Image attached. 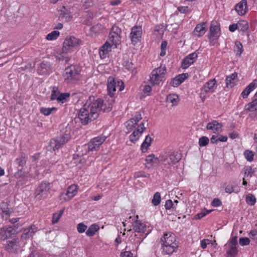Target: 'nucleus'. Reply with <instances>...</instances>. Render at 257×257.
I'll list each match as a JSON object with an SVG mask.
<instances>
[{
    "label": "nucleus",
    "mask_w": 257,
    "mask_h": 257,
    "mask_svg": "<svg viewBox=\"0 0 257 257\" xmlns=\"http://www.w3.org/2000/svg\"><path fill=\"white\" fill-rule=\"evenodd\" d=\"M101 104L102 100L98 99L92 103L91 97H90L89 100L80 109L78 113V118L82 124L86 125L98 117Z\"/></svg>",
    "instance_id": "obj_1"
},
{
    "label": "nucleus",
    "mask_w": 257,
    "mask_h": 257,
    "mask_svg": "<svg viewBox=\"0 0 257 257\" xmlns=\"http://www.w3.org/2000/svg\"><path fill=\"white\" fill-rule=\"evenodd\" d=\"M63 76L67 83H74L80 78V69L77 65H71L65 69Z\"/></svg>",
    "instance_id": "obj_2"
},
{
    "label": "nucleus",
    "mask_w": 257,
    "mask_h": 257,
    "mask_svg": "<svg viewBox=\"0 0 257 257\" xmlns=\"http://www.w3.org/2000/svg\"><path fill=\"white\" fill-rule=\"evenodd\" d=\"M166 72L165 66L160 67L153 70L150 76V81L154 85H158L163 81L164 75Z\"/></svg>",
    "instance_id": "obj_3"
},
{
    "label": "nucleus",
    "mask_w": 257,
    "mask_h": 257,
    "mask_svg": "<svg viewBox=\"0 0 257 257\" xmlns=\"http://www.w3.org/2000/svg\"><path fill=\"white\" fill-rule=\"evenodd\" d=\"M237 237L236 236L232 237L224 245L226 257H235L236 256L238 252L236 247L237 245Z\"/></svg>",
    "instance_id": "obj_4"
},
{
    "label": "nucleus",
    "mask_w": 257,
    "mask_h": 257,
    "mask_svg": "<svg viewBox=\"0 0 257 257\" xmlns=\"http://www.w3.org/2000/svg\"><path fill=\"white\" fill-rule=\"evenodd\" d=\"M70 139V136L69 134H65L61 137H57L55 139L51 140L49 143L50 149H52L53 151L58 150L66 144Z\"/></svg>",
    "instance_id": "obj_5"
},
{
    "label": "nucleus",
    "mask_w": 257,
    "mask_h": 257,
    "mask_svg": "<svg viewBox=\"0 0 257 257\" xmlns=\"http://www.w3.org/2000/svg\"><path fill=\"white\" fill-rule=\"evenodd\" d=\"M121 33V31L118 27L113 26L112 27L107 41H109L112 46L114 45V48H116L117 45H118L120 43Z\"/></svg>",
    "instance_id": "obj_6"
},
{
    "label": "nucleus",
    "mask_w": 257,
    "mask_h": 257,
    "mask_svg": "<svg viewBox=\"0 0 257 257\" xmlns=\"http://www.w3.org/2000/svg\"><path fill=\"white\" fill-rule=\"evenodd\" d=\"M49 183L46 182H42L35 190V197L39 200L45 198L49 194Z\"/></svg>",
    "instance_id": "obj_7"
},
{
    "label": "nucleus",
    "mask_w": 257,
    "mask_h": 257,
    "mask_svg": "<svg viewBox=\"0 0 257 257\" xmlns=\"http://www.w3.org/2000/svg\"><path fill=\"white\" fill-rule=\"evenodd\" d=\"M105 139L106 137L104 136H98L92 139L88 144V150L89 151L97 150Z\"/></svg>",
    "instance_id": "obj_8"
},
{
    "label": "nucleus",
    "mask_w": 257,
    "mask_h": 257,
    "mask_svg": "<svg viewBox=\"0 0 257 257\" xmlns=\"http://www.w3.org/2000/svg\"><path fill=\"white\" fill-rule=\"evenodd\" d=\"M77 193V186L75 185L70 186L66 192L62 193L60 196V199L62 202L69 201Z\"/></svg>",
    "instance_id": "obj_9"
},
{
    "label": "nucleus",
    "mask_w": 257,
    "mask_h": 257,
    "mask_svg": "<svg viewBox=\"0 0 257 257\" xmlns=\"http://www.w3.org/2000/svg\"><path fill=\"white\" fill-rule=\"evenodd\" d=\"M79 43L80 40L74 37L67 38L63 42V52L67 53L72 48L79 45Z\"/></svg>",
    "instance_id": "obj_10"
},
{
    "label": "nucleus",
    "mask_w": 257,
    "mask_h": 257,
    "mask_svg": "<svg viewBox=\"0 0 257 257\" xmlns=\"http://www.w3.org/2000/svg\"><path fill=\"white\" fill-rule=\"evenodd\" d=\"M220 36V27L216 22H212L209 30V34H208L209 39L212 41L216 40Z\"/></svg>",
    "instance_id": "obj_11"
},
{
    "label": "nucleus",
    "mask_w": 257,
    "mask_h": 257,
    "mask_svg": "<svg viewBox=\"0 0 257 257\" xmlns=\"http://www.w3.org/2000/svg\"><path fill=\"white\" fill-rule=\"evenodd\" d=\"M161 241L162 244L177 245L176 237L174 234L171 232H167L164 233V236L161 238Z\"/></svg>",
    "instance_id": "obj_12"
},
{
    "label": "nucleus",
    "mask_w": 257,
    "mask_h": 257,
    "mask_svg": "<svg viewBox=\"0 0 257 257\" xmlns=\"http://www.w3.org/2000/svg\"><path fill=\"white\" fill-rule=\"evenodd\" d=\"M142 34V29L141 27H134L132 28L131 37L132 43L135 45L140 41Z\"/></svg>",
    "instance_id": "obj_13"
},
{
    "label": "nucleus",
    "mask_w": 257,
    "mask_h": 257,
    "mask_svg": "<svg viewBox=\"0 0 257 257\" xmlns=\"http://www.w3.org/2000/svg\"><path fill=\"white\" fill-rule=\"evenodd\" d=\"M197 54L194 52L186 56L182 62V67L183 69H186L192 64L197 58Z\"/></svg>",
    "instance_id": "obj_14"
},
{
    "label": "nucleus",
    "mask_w": 257,
    "mask_h": 257,
    "mask_svg": "<svg viewBox=\"0 0 257 257\" xmlns=\"http://www.w3.org/2000/svg\"><path fill=\"white\" fill-rule=\"evenodd\" d=\"M222 125L217 120H213L207 123L206 128L208 130H211L214 133L219 134L222 131Z\"/></svg>",
    "instance_id": "obj_15"
},
{
    "label": "nucleus",
    "mask_w": 257,
    "mask_h": 257,
    "mask_svg": "<svg viewBox=\"0 0 257 257\" xmlns=\"http://www.w3.org/2000/svg\"><path fill=\"white\" fill-rule=\"evenodd\" d=\"M15 232L14 229L10 227H5L0 229V239L6 240L10 237Z\"/></svg>",
    "instance_id": "obj_16"
},
{
    "label": "nucleus",
    "mask_w": 257,
    "mask_h": 257,
    "mask_svg": "<svg viewBox=\"0 0 257 257\" xmlns=\"http://www.w3.org/2000/svg\"><path fill=\"white\" fill-rule=\"evenodd\" d=\"M114 102V98L109 96L108 99L104 102L102 101V104L100 105V110L101 109L104 112H109L112 109Z\"/></svg>",
    "instance_id": "obj_17"
},
{
    "label": "nucleus",
    "mask_w": 257,
    "mask_h": 257,
    "mask_svg": "<svg viewBox=\"0 0 257 257\" xmlns=\"http://www.w3.org/2000/svg\"><path fill=\"white\" fill-rule=\"evenodd\" d=\"M116 91V82L113 77L110 76L107 80V92L109 96L113 97Z\"/></svg>",
    "instance_id": "obj_18"
},
{
    "label": "nucleus",
    "mask_w": 257,
    "mask_h": 257,
    "mask_svg": "<svg viewBox=\"0 0 257 257\" xmlns=\"http://www.w3.org/2000/svg\"><path fill=\"white\" fill-rule=\"evenodd\" d=\"M145 130L144 124L143 122H142L139 126V128L130 136V140L132 142L136 143Z\"/></svg>",
    "instance_id": "obj_19"
},
{
    "label": "nucleus",
    "mask_w": 257,
    "mask_h": 257,
    "mask_svg": "<svg viewBox=\"0 0 257 257\" xmlns=\"http://www.w3.org/2000/svg\"><path fill=\"white\" fill-rule=\"evenodd\" d=\"M216 83L215 79L208 81L203 85L202 90L205 93H212L214 92L216 87Z\"/></svg>",
    "instance_id": "obj_20"
},
{
    "label": "nucleus",
    "mask_w": 257,
    "mask_h": 257,
    "mask_svg": "<svg viewBox=\"0 0 257 257\" xmlns=\"http://www.w3.org/2000/svg\"><path fill=\"white\" fill-rule=\"evenodd\" d=\"M235 9L239 15H244L246 13L247 9L246 0H242L236 5Z\"/></svg>",
    "instance_id": "obj_21"
},
{
    "label": "nucleus",
    "mask_w": 257,
    "mask_h": 257,
    "mask_svg": "<svg viewBox=\"0 0 257 257\" xmlns=\"http://www.w3.org/2000/svg\"><path fill=\"white\" fill-rule=\"evenodd\" d=\"M206 27L207 23L205 22L197 25L193 31L194 35L198 37L203 36L206 32Z\"/></svg>",
    "instance_id": "obj_22"
},
{
    "label": "nucleus",
    "mask_w": 257,
    "mask_h": 257,
    "mask_svg": "<svg viewBox=\"0 0 257 257\" xmlns=\"http://www.w3.org/2000/svg\"><path fill=\"white\" fill-rule=\"evenodd\" d=\"M113 46L109 42L106 41L105 44L101 47L99 49V53L101 58H104L105 55L111 51V48Z\"/></svg>",
    "instance_id": "obj_23"
},
{
    "label": "nucleus",
    "mask_w": 257,
    "mask_h": 257,
    "mask_svg": "<svg viewBox=\"0 0 257 257\" xmlns=\"http://www.w3.org/2000/svg\"><path fill=\"white\" fill-rule=\"evenodd\" d=\"M166 153L169 157V161L171 162L172 165L178 163L181 159V154L178 152L173 151Z\"/></svg>",
    "instance_id": "obj_24"
},
{
    "label": "nucleus",
    "mask_w": 257,
    "mask_h": 257,
    "mask_svg": "<svg viewBox=\"0 0 257 257\" xmlns=\"http://www.w3.org/2000/svg\"><path fill=\"white\" fill-rule=\"evenodd\" d=\"M188 76V73H182L175 77L171 82L174 87H177L180 85Z\"/></svg>",
    "instance_id": "obj_25"
},
{
    "label": "nucleus",
    "mask_w": 257,
    "mask_h": 257,
    "mask_svg": "<svg viewBox=\"0 0 257 257\" xmlns=\"http://www.w3.org/2000/svg\"><path fill=\"white\" fill-rule=\"evenodd\" d=\"M257 87V79L250 83L245 89L242 92L241 96L243 98H246L250 92Z\"/></svg>",
    "instance_id": "obj_26"
},
{
    "label": "nucleus",
    "mask_w": 257,
    "mask_h": 257,
    "mask_svg": "<svg viewBox=\"0 0 257 257\" xmlns=\"http://www.w3.org/2000/svg\"><path fill=\"white\" fill-rule=\"evenodd\" d=\"M37 231V227L35 225H31L28 228L24 230V232L22 235V237L26 239L32 236Z\"/></svg>",
    "instance_id": "obj_27"
},
{
    "label": "nucleus",
    "mask_w": 257,
    "mask_h": 257,
    "mask_svg": "<svg viewBox=\"0 0 257 257\" xmlns=\"http://www.w3.org/2000/svg\"><path fill=\"white\" fill-rule=\"evenodd\" d=\"M177 245H171L162 244V252L164 255H170L175 250Z\"/></svg>",
    "instance_id": "obj_28"
},
{
    "label": "nucleus",
    "mask_w": 257,
    "mask_h": 257,
    "mask_svg": "<svg viewBox=\"0 0 257 257\" xmlns=\"http://www.w3.org/2000/svg\"><path fill=\"white\" fill-rule=\"evenodd\" d=\"M237 74L236 73H232L227 76L225 79L226 87L232 88L237 81Z\"/></svg>",
    "instance_id": "obj_29"
},
{
    "label": "nucleus",
    "mask_w": 257,
    "mask_h": 257,
    "mask_svg": "<svg viewBox=\"0 0 257 257\" xmlns=\"http://www.w3.org/2000/svg\"><path fill=\"white\" fill-rule=\"evenodd\" d=\"M17 239L9 240L7 242L5 249L10 252H15L17 249Z\"/></svg>",
    "instance_id": "obj_30"
},
{
    "label": "nucleus",
    "mask_w": 257,
    "mask_h": 257,
    "mask_svg": "<svg viewBox=\"0 0 257 257\" xmlns=\"http://www.w3.org/2000/svg\"><path fill=\"white\" fill-rule=\"evenodd\" d=\"M160 161L165 168H170L172 166L171 162L169 161V157L167 153L160 156Z\"/></svg>",
    "instance_id": "obj_31"
},
{
    "label": "nucleus",
    "mask_w": 257,
    "mask_h": 257,
    "mask_svg": "<svg viewBox=\"0 0 257 257\" xmlns=\"http://www.w3.org/2000/svg\"><path fill=\"white\" fill-rule=\"evenodd\" d=\"M99 229V226L97 224H92L87 229L86 234L89 237L93 236Z\"/></svg>",
    "instance_id": "obj_32"
},
{
    "label": "nucleus",
    "mask_w": 257,
    "mask_h": 257,
    "mask_svg": "<svg viewBox=\"0 0 257 257\" xmlns=\"http://www.w3.org/2000/svg\"><path fill=\"white\" fill-rule=\"evenodd\" d=\"M145 161L148 164H150L151 166L155 164L160 163V157H156L154 154L149 155L147 156Z\"/></svg>",
    "instance_id": "obj_33"
},
{
    "label": "nucleus",
    "mask_w": 257,
    "mask_h": 257,
    "mask_svg": "<svg viewBox=\"0 0 257 257\" xmlns=\"http://www.w3.org/2000/svg\"><path fill=\"white\" fill-rule=\"evenodd\" d=\"M179 101L178 95L176 94H170L167 97V102L171 103L172 106L177 105Z\"/></svg>",
    "instance_id": "obj_34"
},
{
    "label": "nucleus",
    "mask_w": 257,
    "mask_h": 257,
    "mask_svg": "<svg viewBox=\"0 0 257 257\" xmlns=\"http://www.w3.org/2000/svg\"><path fill=\"white\" fill-rule=\"evenodd\" d=\"M146 229V225L139 220H136L133 225V229L135 232H143Z\"/></svg>",
    "instance_id": "obj_35"
},
{
    "label": "nucleus",
    "mask_w": 257,
    "mask_h": 257,
    "mask_svg": "<svg viewBox=\"0 0 257 257\" xmlns=\"http://www.w3.org/2000/svg\"><path fill=\"white\" fill-rule=\"evenodd\" d=\"M123 66L127 70L131 71L133 74H136L137 72L136 70V65L132 62L128 60L125 61L123 62Z\"/></svg>",
    "instance_id": "obj_36"
},
{
    "label": "nucleus",
    "mask_w": 257,
    "mask_h": 257,
    "mask_svg": "<svg viewBox=\"0 0 257 257\" xmlns=\"http://www.w3.org/2000/svg\"><path fill=\"white\" fill-rule=\"evenodd\" d=\"M16 163L19 167H21L19 170L22 171L26 163V155L24 153L22 154L21 157L16 160Z\"/></svg>",
    "instance_id": "obj_37"
},
{
    "label": "nucleus",
    "mask_w": 257,
    "mask_h": 257,
    "mask_svg": "<svg viewBox=\"0 0 257 257\" xmlns=\"http://www.w3.org/2000/svg\"><path fill=\"white\" fill-rule=\"evenodd\" d=\"M151 138L149 135L146 136L145 140L142 144L141 147V150L143 152H146L147 151L148 147L151 145Z\"/></svg>",
    "instance_id": "obj_38"
},
{
    "label": "nucleus",
    "mask_w": 257,
    "mask_h": 257,
    "mask_svg": "<svg viewBox=\"0 0 257 257\" xmlns=\"http://www.w3.org/2000/svg\"><path fill=\"white\" fill-rule=\"evenodd\" d=\"M1 206L2 210V215L3 218L5 217V216L6 219H7V217H9L12 211L10 209L7 208L8 204L7 203L3 202Z\"/></svg>",
    "instance_id": "obj_39"
},
{
    "label": "nucleus",
    "mask_w": 257,
    "mask_h": 257,
    "mask_svg": "<svg viewBox=\"0 0 257 257\" xmlns=\"http://www.w3.org/2000/svg\"><path fill=\"white\" fill-rule=\"evenodd\" d=\"M234 51L236 52V55L240 56L243 51L242 44L239 41H235Z\"/></svg>",
    "instance_id": "obj_40"
},
{
    "label": "nucleus",
    "mask_w": 257,
    "mask_h": 257,
    "mask_svg": "<svg viewBox=\"0 0 257 257\" xmlns=\"http://www.w3.org/2000/svg\"><path fill=\"white\" fill-rule=\"evenodd\" d=\"M245 109L250 111L257 110V98L246 105Z\"/></svg>",
    "instance_id": "obj_41"
},
{
    "label": "nucleus",
    "mask_w": 257,
    "mask_h": 257,
    "mask_svg": "<svg viewBox=\"0 0 257 257\" xmlns=\"http://www.w3.org/2000/svg\"><path fill=\"white\" fill-rule=\"evenodd\" d=\"M246 202L249 205H253L256 202V198L252 194H248L245 198Z\"/></svg>",
    "instance_id": "obj_42"
},
{
    "label": "nucleus",
    "mask_w": 257,
    "mask_h": 257,
    "mask_svg": "<svg viewBox=\"0 0 257 257\" xmlns=\"http://www.w3.org/2000/svg\"><path fill=\"white\" fill-rule=\"evenodd\" d=\"M64 211V208L61 209L59 213L57 212L53 215L52 217V223L55 224L57 223L61 218V216L62 215Z\"/></svg>",
    "instance_id": "obj_43"
},
{
    "label": "nucleus",
    "mask_w": 257,
    "mask_h": 257,
    "mask_svg": "<svg viewBox=\"0 0 257 257\" xmlns=\"http://www.w3.org/2000/svg\"><path fill=\"white\" fill-rule=\"evenodd\" d=\"M60 35V33L58 31H53L51 33L47 35L46 37L47 40L49 41H53L56 40Z\"/></svg>",
    "instance_id": "obj_44"
},
{
    "label": "nucleus",
    "mask_w": 257,
    "mask_h": 257,
    "mask_svg": "<svg viewBox=\"0 0 257 257\" xmlns=\"http://www.w3.org/2000/svg\"><path fill=\"white\" fill-rule=\"evenodd\" d=\"M242 171L244 172V175L245 177L249 176L252 177L254 174V170L250 166L244 168Z\"/></svg>",
    "instance_id": "obj_45"
},
{
    "label": "nucleus",
    "mask_w": 257,
    "mask_h": 257,
    "mask_svg": "<svg viewBox=\"0 0 257 257\" xmlns=\"http://www.w3.org/2000/svg\"><path fill=\"white\" fill-rule=\"evenodd\" d=\"M160 202H161L160 193L159 192H156L154 195L153 198L152 200V203L154 205L157 206V205H158L160 203Z\"/></svg>",
    "instance_id": "obj_46"
},
{
    "label": "nucleus",
    "mask_w": 257,
    "mask_h": 257,
    "mask_svg": "<svg viewBox=\"0 0 257 257\" xmlns=\"http://www.w3.org/2000/svg\"><path fill=\"white\" fill-rule=\"evenodd\" d=\"M237 28L238 30L244 32L247 30L248 27L246 22L241 21L237 23Z\"/></svg>",
    "instance_id": "obj_47"
},
{
    "label": "nucleus",
    "mask_w": 257,
    "mask_h": 257,
    "mask_svg": "<svg viewBox=\"0 0 257 257\" xmlns=\"http://www.w3.org/2000/svg\"><path fill=\"white\" fill-rule=\"evenodd\" d=\"M209 139L205 136H203L199 139V145L200 147L206 146L209 143Z\"/></svg>",
    "instance_id": "obj_48"
},
{
    "label": "nucleus",
    "mask_w": 257,
    "mask_h": 257,
    "mask_svg": "<svg viewBox=\"0 0 257 257\" xmlns=\"http://www.w3.org/2000/svg\"><path fill=\"white\" fill-rule=\"evenodd\" d=\"M212 211V210H207L206 209H204V210L202 211L201 212L197 213L196 214L194 218L195 219H200L202 218L203 217L205 216L206 215L209 214Z\"/></svg>",
    "instance_id": "obj_49"
},
{
    "label": "nucleus",
    "mask_w": 257,
    "mask_h": 257,
    "mask_svg": "<svg viewBox=\"0 0 257 257\" xmlns=\"http://www.w3.org/2000/svg\"><path fill=\"white\" fill-rule=\"evenodd\" d=\"M60 92L58 91V89L56 87H54L53 88L52 91L51 99L52 100H57L59 95H60Z\"/></svg>",
    "instance_id": "obj_50"
},
{
    "label": "nucleus",
    "mask_w": 257,
    "mask_h": 257,
    "mask_svg": "<svg viewBox=\"0 0 257 257\" xmlns=\"http://www.w3.org/2000/svg\"><path fill=\"white\" fill-rule=\"evenodd\" d=\"M244 155L246 159L249 161L251 162L253 159V153L251 151L246 150L244 152Z\"/></svg>",
    "instance_id": "obj_51"
},
{
    "label": "nucleus",
    "mask_w": 257,
    "mask_h": 257,
    "mask_svg": "<svg viewBox=\"0 0 257 257\" xmlns=\"http://www.w3.org/2000/svg\"><path fill=\"white\" fill-rule=\"evenodd\" d=\"M70 96V94L69 93H60V95L58 96L57 100L62 103H63L66 101V99L68 98Z\"/></svg>",
    "instance_id": "obj_52"
},
{
    "label": "nucleus",
    "mask_w": 257,
    "mask_h": 257,
    "mask_svg": "<svg viewBox=\"0 0 257 257\" xmlns=\"http://www.w3.org/2000/svg\"><path fill=\"white\" fill-rule=\"evenodd\" d=\"M165 207L166 209H170L172 208L175 210H176V206L174 205L172 201L170 199L166 201Z\"/></svg>",
    "instance_id": "obj_53"
},
{
    "label": "nucleus",
    "mask_w": 257,
    "mask_h": 257,
    "mask_svg": "<svg viewBox=\"0 0 257 257\" xmlns=\"http://www.w3.org/2000/svg\"><path fill=\"white\" fill-rule=\"evenodd\" d=\"M235 186L234 185L228 184L225 188V192L229 194H231L232 192H235L236 193L238 192V191H235L234 188Z\"/></svg>",
    "instance_id": "obj_54"
},
{
    "label": "nucleus",
    "mask_w": 257,
    "mask_h": 257,
    "mask_svg": "<svg viewBox=\"0 0 257 257\" xmlns=\"http://www.w3.org/2000/svg\"><path fill=\"white\" fill-rule=\"evenodd\" d=\"M55 109V108H54V107H53V108L42 107L40 109V111L42 113H43V114H44L45 115H49L51 113L52 110Z\"/></svg>",
    "instance_id": "obj_55"
},
{
    "label": "nucleus",
    "mask_w": 257,
    "mask_h": 257,
    "mask_svg": "<svg viewBox=\"0 0 257 257\" xmlns=\"http://www.w3.org/2000/svg\"><path fill=\"white\" fill-rule=\"evenodd\" d=\"M87 226L84 223H80L77 226V230L79 233L84 232L87 229Z\"/></svg>",
    "instance_id": "obj_56"
},
{
    "label": "nucleus",
    "mask_w": 257,
    "mask_h": 257,
    "mask_svg": "<svg viewBox=\"0 0 257 257\" xmlns=\"http://www.w3.org/2000/svg\"><path fill=\"white\" fill-rule=\"evenodd\" d=\"M239 244L242 245H247L249 244L250 240L247 237H240L239 239Z\"/></svg>",
    "instance_id": "obj_57"
},
{
    "label": "nucleus",
    "mask_w": 257,
    "mask_h": 257,
    "mask_svg": "<svg viewBox=\"0 0 257 257\" xmlns=\"http://www.w3.org/2000/svg\"><path fill=\"white\" fill-rule=\"evenodd\" d=\"M150 175L149 174H145L143 172H138L134 174V177L135 178H138L140 177H147L149 178Z\"/></svg>",
    "instance_id": "obj_58"
},
{
    "label": "nucleus",
    "mask_w": 257,
    "mask_h": 257,
    "mask_svg": "<svg viewBox=\"0 0 257 257\" xmlns=\"http://www.w3.org/2000/svg\"><path fill=\"white\" fill-rule=\"evenodd\" d=\"M134 120V119H130L126 122V127L128 130H132L137 125Z\"/></svg>",
    "instance_id": "obj_59"
},
{
    "label": "nucleus",
    "mask_w": 257,
    "mask_h": 257,
    "mask_svg": "<svg viewBox=\"0 0 257 257\" xmlns=\"http://www.w3.org/2000/svg\"><path fill=\"white\" fill-rule=\"evenodd\" d=\"M152 91V87L150 85H146L144 86L143 89V93L146 96H149L150 95V93Z\"/></svg>",
    "instance_id": "obj_60"
},
{
    "label": "nucleus",
    "mask_w": 257,
    "mask_h": 257,
    "mask_svg": "<svg viewBox=\"0 0 257 257\" xmlns=\"http://www.w3.org/2000/svg\"><path fill=\"white\" fill-rule=\"evenodd\" d=\"M221 200L218 198H214L211 202V205L214 207H218L221 206Z\"/></svg>",
    "instance_id": "obj_61"
},
{
    "label": "nucleus",
    "mask_w": 257,
    "mask_h": 257,
    "mask_svg": "<svg viewBox=\"0 0 257 257\" xmlns=\"http://www.w3.org/2000/svg\"><path fill=\"white\" fill-rule=\"evenodd\" d=\"M177 10L183 14H186L189 12V9L188 7H178Z\"/></svg>",
    "instance_id": "obj_62"
},
{
    "label": "nucleus",
    "mask_w": 257,
    "mask_h": 257,
    "mask_svg": "<svg viewBox=\"0 0 257 257\" xmlns=\"http://www.w3.org/2000/svg\"><path fill=\"white\" fill-rule=\"evenodd\" d=\"M210 240L209 239H204L201 241V246L203 249L207 247V245L209 244Z\"/></svg>",
    "instance_id": "obj_63"
},
{
    "label": "nucleus",
    "mask_w": 257,
    "mask_h": 257,
    "mask_svg": "<svg viewBox=\"0 0 257 257\" xmlns=\"http://www.w3.org/2000/svg\"><path fill=\"white\" fill-rule=\"evenodd\" d=\"M121 257H133V254L130 251H125L121 253Z\"/></svg>",
    "instance_id": "obj_64"
}]
</instances>
